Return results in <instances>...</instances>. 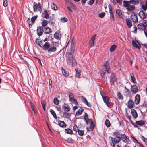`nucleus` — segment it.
<instances>
[{
	"mask_svg": "<svg viewBox=\"0 0 147 147\" xmlns=\"http://www.w3.org/2000/svg\"><path fill=\"white\" fill-rule=\"evenodd\" d=\"M138 29L140 31L144 30L146 29L144 25L142 24H140L138 25Z\"/></svg>",
	"mask_w": 147,
	"mask_h": 147,
	"instance_id": "obj_19",
	"label": "nucleus"
},
{
	"mask_svg": "<svg viewBox=\"0 0 147 147\" xmlns=\"http://www.w3.org/2000/svg\"><path fill=\"white\" fill-rule=\"evenodd\" d=\"M116 12L118 18H122L123 17V15L120 10L117 9L116 10Z\"/></svg>",
	"mask_w": 147,
	"mask_h": 147,
	"instance_id": "obj_23",
	"label": "nucleus"
},
{
	"mask_svg": "<svg viewBox=\"0 0 147 147\" xmlns=\"http://www.w3.org/2000/svg\"><path fill=\"white\" fill-rule=\"evenodd\" d=\"M50 111L51 113L53 116L54 118L56 119H57V116L56 113L52 109H51Z\"/></svg>",
	"mask_w": 147,
	"mask_h": 147,
	"instance_id": "obj_33",
	"label": "nucleus"
},
{
	"mask_svg": "<svg viewBox=\"0 0 147 147\" xmlns=\"http://www.w3.org/2000/svg\"><path fill=\"white\" fill-rule=\"evenodd\" d=\"M58 45V43L57 42L53 43L51 45L49 42L47 41L44 44L42 48L44 50H47L48 53L55 52L56 51V47H57Z\"/></svg>",
	"mask_w": 147,
	"mask_h": 147,
	"instance_id": "obj_1",
	"label": "nucleus"
},
{
	"mask_svg": "<svg viewBox=\"0 0 147 147\" xmlns=\"http://www.w3.org/2000/svg\"><path fill=\"white\" fill-rule=\"evenodd\" d=\"M139 15L140 17L143 19H144L146 18L145 13L142 10L140 11L139 13Z\"/></svg>",
	"mask_w": 147,
	"mask_h": 147,
	"instance_id": "obj_24",
	"label": "nucleus"
},
{
	"mask_svg": "<svg viewBox=\"0 0 147 147\" xmlns=\"http://www.w3.org/2000/svg\"><path fill=\"white\" fill-rule=\"evenodd\" d=\"M116 136L114 138L110 137L109 138L110 140V144L113 147H115L114 143L116 144L119 143L121 139V134H119L118 133H115Z\"/></svg>",
	"mask_w": 147,
	"mask_h": 147,
	"instance_id": "obj_2",
	"label": "nucleus"
},
{
	"mask_svg": "<svg viewBox=\"0 0 147 147\" xmlns=\"http://www.w3.org/2000/svg\"><path fill=\"white\" fill-rule=\"evenodd\" d=\"M128 107L129 108H132L134 105V103L132 100H130L128 102Z\"/></svg>",
	"mask_w": 147,
	"mask_h": 147,
	"instance_id": "obj_27",
	"label": "nucleus"
},
{
	"mask_svg": "<svg viewBox=\"0 0 147 147\" xmlns=\"http://www.w3.org/2000/svg\"><path fill=\"white\" fill-rule=\"evenodd\" d=\"M58 123L59 126L62 127H65L66 126V124L63 121H59Z\"/></svg>",
	"mask_w": 147,
	"mask_h": 147,
	"instance_id": "obj_25",
	"label": "nucleus"
},
{
	"mask_svg": "<svg viewBox=\"0 0 147 147\" xmlns=\"http://www.w3.org/2000/svg\"><path fill=\"white\" fill-rule=\"evenodd\" d=\"M142 9L145 11H146L147 9V1L145 2V5H143L142 6Z\"/></svg>",
	"mask_w": 147,
	"mask_h": 147,
	"instance_id": "obj_47",
	"label": "nucleus"
},
{
	"mask_svg": "<svg viewBox=\"0 0 147 147\" xmlns=\"http://www.w3.org/2000/svg\"><path fill=\"white\" fill-rule=\"evenodd\" d=\"M109 13H110V17L111 19V20L113 21L114 20V17L113 14L112 12V11H109Z\"/></svg>",
	"mask_w": 147,
	"mask_h": 147,
	"instance_id": "obj_53",
	"label": "nucleus"
},
{
	"mask_svg": "<svg viewBox=\"0 0 147 147\" xmlns=\"http://www.w3.org/2000/svg\"><path fill=\"white\" fill-rule=\"evenodd\" d=\"M68 111H64L63 115V117L65 118H68L70 116V114Z\"/></svg>",
	"mask_w": 147,
	"mask_h": 147,
	"instance_id": "obj_30",
	"label": "nucleus"
},
{
	"mask_svg": "<svg viewBox=\"0 0 147 147\" xmlns=\"http://www.w3.org/2000/svg\"><path fill=\"white\" fill-rule=\"evenodd\" d=\"M116 80L115 74L113 73H112L110 77V82L111 84H113L116 81Z\"/></svg>",
	"mask_w": 147,
	"mask_h": 147,
	"instance_id": "obj_14",
	"label": "nucleus"
},
{
	"mask_svg": "<svg viewBox=\"0 0 147 147\" xmlns=\"http://www.w3.org/2000/svg\"><path fill=\"white\" fill-rule=\"evenodd\" d=\"M104 67V70L106 71L108 74H110L111 72V70L109 65V62L106 61L103 65Z\"/></svg>",
	"mask_w": 147,
	"mask_h": 147,
	"instance_id": "obj_4",
	"label": "nucleus"
},
{
	"mask_svg": "<svg viewBox=\"0 0 147 147\" xmlns=\"http://www.w3.org/2000/svg\"><path fill=\"white\" fill-rule=\"evenodd\" d=\"M69 7L72 8L73 9H75L76 8V6L72 3H70L69 4Z\"/></svg>",
	"mask_w": 147,
	"mask_h": 147,
	"instance_id": "obj_49",
	"label": "nucleus"
},
{
	"mask_svg": "<svg viewBox=\"0 0 147 147\" xmlns=\"http://www.w3.org/2000/svg\"><path fill=\"white\" fill-rule=\"evenodd\" d=\"M89 121L90 124V128L92 130V131L94 127V123L93 122V121H92V120L91 119H89Z\"/></svg>",
	"mask_w": 147,
	"mask_h": 147,
	"instance_id": "obj_28",
	"label": "nucleus"
},
{
	"mask_svg": "<svg viewBox=\"0 0 147 147\" xmlns=\"http://www.w3.org/2000/svg\"><path fill=\"white\" fill-rule=\"evenodd\" d=\"M51 32V30L48 27H46L44 29V33L46 34H49Z\"/></svg>",
	"mask_w": 147,
	"mask_h": 147,
	"instance_id": "obj_29",
	"label": "nucleus"
},
{
	"mask_svg": "<svg viewBox=\"0 0 147 147\" xmlns=\"http://www.w3.org/2000/svg\"><path fill=\"white\" fill-rule=\"evenodd\" d=\"M96 35V34H95L90 39L89 41V45L91 47H92L95 45L94 41Z\"/></svg>",
	"mask_w": 147,
	"mask_h": 147,
	"instance_id": "obj_6",
	"label": "nucleus"
},
{
	"mask_svg": "<svg viewBox=\"0 0 147 147\" xmlns=\"http://www.w3.org/2000/svg\"><path fill=\"white\" fill-rule=\"evenodd\" d=\"M131 90L133 93L136 94L138 91V89L137 86L134 85L131 86Z\"/></svg>",
	"mask_w": 147,
	"mask_h": 147,
	"instance_id": "obj_9",
	"label": "nucleus"
},
{
	"mask_svg": "<svg viewBox=\"0 0 147 147\" xmlns=\"http://www.w3.org/2000/svg\"><path fill=\"white\" fill-rule=\"evenodd\" d=\"M81 98H82V100L84 103H85L88 107H90L91 106V104L88 102L86 98L83 96H81Z\"/></svg>",
	"mask_w": 147,
	"mask_h": 147,
	"instance_id": "obj_22",
	"label": "nucleus"
},
{
	"mask_svg": "<svg viewBox=\"0 0 147 147\" xmlns=\"http://www.w3.org/2000/svg\"><path fill=\"white\" fill-rule=\"evenodd\" d=\"M65 132L67 134H72L73 133V131L72 130L69 129L67 128L65 129Z\"/></svg>",
	"mask_w": 147,
	"mask_h": 147,
	"instance_id": "obj_46",
	"label": "nucleus"
},
{
	"mask_svg": "<svg viewBox=\"0 0 147 147\" xmlns=\"http://www.w3.org/2000/svg\"><path fill=\"white\" fill-rule=\"evenodd\" d=\"M117 96L118 97V98L119 99L123 100V96L121 94V93L120 92H118L117 94Z\"/></svg>",
	"mask_w": 147,
	"mask_h": 147,
	"instance_id": "obj_44",
	"label": "nucleus"
},
{
	"mask_svg": "<svg viewBox=\"0 0 147 147\" xmlns=\"http://www.w3.org/2000/svg\"><path fill=\"white\" fill-rule=\"evenodd\" d=\"M30 106H31L32 109L33 111L34 112L36 113L37 111L35 109V107L34 106L33 104L32 103H30Z\"/></svg>",
	"mask_w": 147,
	"mask_h": 147,
	"instance_id": "obj_48",
	"label": "nucleus"
},
{
	"mask_svg": "<svg viewBox=\"0 0 147 147\" xmlns=\"http://www.w3.org/2000/svg\"><path fill=\"white\" fill-rule=\"evenodd\" d=\"M40 7L36 3L34 2L33 4V9L35 12L38 11H39Z\"/></svg>",
	"mask_w": 147,
	"mask_h": 147,
	"instance_id": "obj_15",
	"label": "nucleus"
},
{
	"mask_svg": "<svg viewBox=\"0 0 147 147\" xmlns=\"http://www.w3.org/2000/svg\"><path fill=\"white\" fill-rule=\"evenodd\" d=\"M37 16H35L32 17L31 18V22H30V18H28L27 21L29 25L32 26V25L33 24V23L35 22V20L37 19Z\"/></svg>",
	"mask_w": 147,
	"mask_h": 147,
	"instance_id": "obj_8",
	"label": "nucleus"
},
{
	"mask_svg": "<svg viewBox=\"0 0 147 147\" xmlns=\"http://www.w3.org/2000/svg\"><path fill=\"white\" fill-rule=\"evenodd\" d=\"M76 74V77L78 78H80V76L81 75V71L80 70H78L77 69H75Z\"/></svg>",
	"mask_w": 147,
	"mask_h": 147,
	"instance_id": "obj_34",
	"label": "nucleus"
},
{
	"mask_svg": "<svg viewBox=\"0 0 147 147\" xmlns=\"http://www.w3.org/2000/svg\"><path fill=\"white\" fill-rule=\"evenodd\" d=\"M42 24V26L43 27H45L47 25V22L46 20H44L43 21Z\"/></svg>",
	"mask_w": 147,
	"mask_h": 147,
	"instance_id": "obj_55",
	"label": "nucleus"
},
{
	"mask_svg": "<svg viewBox=\"0 0 147 147\" xmlns=\"http://www.w3.org/2000/svg\"><path fill=\"white\" fill-rule=\"evenodd\" d=\"M130 123L133 125L134 127H138V125L136 123H135L133 122L132 121V122Z\"/></svg>",
	"mask_w": 147,
	"mask_h": 147,
	"instance_id": "obj_63",
	"label": "nucleus"
},
{
	"mask_svg": "<svg viewBox=\"0 0 147 147\" xmlns=\"http://www.w3.org/2000/svg\"><path fill=\"white\" fill-rule=\"evenodd\" d=\"M116 48V45L114 44L111 45L110 48V51L111 52H114Z\"/></svg>",
	"mask_w": 147,
	"mask_h": 147,
	"instance_id": "obj_32",
	"label": "nucleus"
},
{
	"mask_svg": "<svg viewBox=\"0 0 147 147\" xmlns=\"http://www.w3.org/2000/svg\"><path fill=\"white\" fill-rule=\"evenodd\" d=\"M7 0H4L3 2V6L4 7H6L7 6Z\"/></svg>",
	"mask_w": 147,
	"mask_h": 147,
	"instance_id": "obj_59",
	"label": "nucleus"
},
{
	"mask_svg": "<svg viewBox=\"0 0 147 147\" xmlns=\"http://www.w3.org/2000/svg\"><path fill=\"white\" fill-rule=\"evenodd\" d=\"M63 107L65 111H69L70 110L69 107L68 105L64 104L63 106Z\"/></svg>",
	"mask_w": 147,
	"mask_h": 147,
	"instance_id": "obj_26",
	"label": "nucleus"
},
{
	"mask_svg": "<svg viewBox=\"0 0 147 147\" xmlns=\"http://www.w3.org/2000/svg\"><path fill=\"white\" fill-rule=\"evenodd\" d=\"M132 43L134 47L137 48L138 49H140L141 46L138 39H135L134 40H132Z\"/></svg>",
	"mask_w": 147,
	"mask_h": 147,
	"instance_id": "obj_5",
	"label": "nucleus"
},
{
	"mask_svg": "<svg viewBox=\"0 0 147 147\" xmlns=\"http://www.w3.org/2000/svg\"><path fill=\"white\" fill-rule=\"evenodd\" d=\"M73 141V140L71 138H68L67 141L69 143H71Z\"/></svg>",
	"mask_w": 147,
	"mask_h": 147,
	"instance_id": "obj_64",
	"label": "nucleus"
},
{
	"mask_svg": "<svg viewBox=\"0 0 147 147\" xmlns=\"http://www.w3.org/2000/svg\"><path fill=\"white\" fill-rule=\"evenodd\" d=\"M131 114L134 119L137 118L138 117V114L136 111L134 109L131 110Z\"/></svg>",
	"mask_w": 147,
	"mask_h": 147,
	"instance_id": "obj_20",
	"label": "nucleus"
},
{
	"mask_svg": "<svg viewBox=\"0 0 147 147\" xmlns=\"http://www.w3.org/2000/svg\"><path fill=\"white\" fill-rule=\"evenodd\" d=\"M84 111V109H79L78 111H77L76 112V114L77 115H80L83 111Z\"/></svg>",
	"mask_w": 147,
	"mask_h": 147,
	"instance_id": "obj_38",
	"label": "nucleus"
},
{
	"mask_svg": "<svg viewBox=\"0 0 147 147\" xmlns=\"http://www.w3.org/2000/svg\"><path fill=\"white\" fill-rule=\"evenodd\" d=\"M68 95L69 99L74 98V95L72 93H69Z\"/></svg>",
	"mask_w": 147,
	"mask_h": 147,
	"instance_id": "obj_56",
	"label": "nucleus"
},
{
	"mask_svg": "<svg viewBox=\"0 0 147 147\" xmlns=\"http://www.w3.org/2000/svg\"><path fill=\"white\" fill-rule=\"evenodd\" d=\"M36 42L38 44L40 47H42V43L41 40L39 39H37L36 40Z\"/></svg>",
	"mask_w": 147,
	"mask_h": 147,
	"instance_id": "obj_41",
	"label": "nucleus"
},
{
	"mask_svg": "<svg viewBox=\"0 0 147 147\" xmlns=\"http://www.w3.org/2000/svg\"><path fill=\"white\" fill-rule=\"evenodd\" d=\"M135 9V6L134 5H131V4L129 5L127 8V9L128 11H131Z\"/></svg>",
	"mask_w": 147,
	"mask_h": 147,
	"instance_id": "obj_40",
	"label": "nucleus"
},
{
	"mask_svg": "<svg viewBox=\"0 0 147 147\" xmlns=\"http://www.w3.org/2000/svg\"><path fill=\"white\" fill-rule=\"evenodd\" d=\"M71 45L70 49V53H73L75 50V43L73 41H71Z\"/></svg>",
	"mask_w": 147,
	"mask_h": 147,
	"instance_id": "obj_12",
	"label": "nucleus"
},
{
	"mask_svg": "<svg viewBox=\"0 0 147 147\" xmlns=\"http://www.w3.org/2000/svg\"><path fill=\"white\" fill-rule=\"evenodd\" d=\"M140 95L138 94H137L135 96L134 102L135 104H138L140 101Z\"/></svg>",
	"mask_w": 147,
	"mask_h": 147,
	"instance_id": "obj_18",
	"label": "nucleus"
},
{
	"mask_svg": "<svg viewBox=\"0 0 147 147\" xmlns=\"http://www.w3.org/2000/svg\"><path fill=\"white\" fill-rule=\"evenodd\" d=\"M62 73L63 75L66 77L68 76L69 75L68 73L66 72L64 70H62Z\"/></svg>",
	"mask_w": 147,
	"mask_h": 147,
	"instance_id": "obj_57",
	"label": "nucleus"
},
{
	"mask_svg": "<svg viewBox=\"0 0 147 147\" xmlns=\"http://www.w3.org/2000/svg\"><path fill=\"white\" fill-rule=\"evenodd\" d=\"M126 22L128 28H130L132 25L131 21L129 18H127L126 19Z\"/></svg>",
	"mask_w": 147,
	"mask_h": 147,
	"instance_id": "obj_21",
	"label": "nucleus"
},
{
	"mask_svg": "<svg viewBox=\"0 0 147 147\" xmlns=\"http://www.w3.org/2000/svg\"><path fill=\"white\" fill-rule=\"evenodd\" d=\"M54 37L57 39H60L61 37V34L60 31H57L54 34Z\"/></svg>",
	"mask_w": 147,
	"mask_h": 147,
	"instance_id": "obj_10",
	"label": "nucleus"
},
{
	"mask_svg": "<svg viewBox=\"0 0 147 147\" xmlns=\"http://www.w3.org/2000/svg\"><path fill=\"white\" fill-rule=\"evenodd\" d=\"M121 139L125 143L128 142L130 141L129 139L124 134H121Z\"/></svg>",
	"mask_w": 147,
	"mask_h": 147,
	"instance_id": "obj_16",
	"label": "nucleus"
},
{
	"mask_svg": "<svg viewBox=\"0 0 147 147\" xmlns=\"http://www.w3.org/2000/svg\"><path fill=\"white\" fill-rule=\"evenodd\" d=\"M84 119L86 121V123L88 124V117L87 113H86L85 114Z\"/></svg>",
	"mask_w": 147,
	"mask_h": 147,
	"instance_id": "obj_42",
	"label": "nucleus"
},
{
	"mask_svg": "<svg viewBox=\"0 0 147 147\" xmlns=\"http://www.w3.org/2000/svg\"><path fill=\"white\" fill-rule=\"evenodd\" d=\"M131 18L133 22H138V18L136 14L133 13L131 16Z\"/></svg>",
	"mask_w": 147,
	"mask_h": 147,
	"instance_id": "obj_11",
	"label": "nucleus"
},
{
	"mask_svg": "<svg viewBox=\"0 0 147 147\" xmlns=\"http://www.w3.org/2000/svg\"><path fill=\"white\" fill-rule=\"evenodd\" d=\"M94 0H90L88 2V3L90 5H92L94 3Z\"/></svg>",
	"mask_w": 147,
	"mask_h": 147,
	"instance_id": "obj_61",
	"label": "nucleus"
},
{
	"mask_svg": "<svg viewBox=\"0 0 147 147\" xmlns=\"http://www.w3.org/2000/svg\"><path fill=\"white\" fill-rule=\"evenodd\" d=\"M66 57L67 63L70 65L73 66L76 64L75 59L73 58V55L71 53H67Z\"/></svg>",
	"mask_w": 147,
	"mask_h": 147,
	"instance_id": "obj_3",
	"label": "nucleus"
},
{
	"mask_svg": "<svg viewBox=\"0 0 147 147\" xmlns=\"http://www.w3.org/2000/svg\"><path fill=\"white\" fill-rule=\"evenodd\" d=\"M51 9L54 10H56L57 9V7L56 5L53 3L51 4Z\"/></svg>",
	"mask_w": 147,
	"mask_h": 147,
	"instance_id": "obj_43",
	"label": "nucleus"
},
{
	"mask_svg": "<svg viewBox=\"0 0 147 147\" xmlns=\"http://www.w3.org/2000/svg\"><path fill=\"white\" fill-rule=\"evenodd\" d=\"M105 16V13L103 12L98 14V16L100 18H103Z\"/></svg>",
	"mask_w": 147,
	"mask_h": 147,
	"instance_id": "obj_60",
	"label": "nucleus"
},
{
	"mask_svg": "<svg viewBox=\"0 0 147 147\" xmlns=\"http://www.w3.org/2000/svg\"><path fill=\"white\" fill-rule=\"evenodd\" d=\"M130 76L131 79V81L134 83H135L136 79L134 76V74L132 73H131L130 74Z\"/></svg>",
	"mask_w": 147,
	"mask_h": 147,
	"instance_id": "obj_39",
	"label": "nucleus"
},
{
	"mask_svg": "<svg viewBox=\"0 0 147 147\" xmlns=\"http://www.w3.org/2000/svg\"><path fill=\"white\" fill-rule=\"evenodd\" d=\"M143 24L144 25V27L147 28V21L146 20H144L143 22Z\"/></svg>",
	"mask_w": 147,
	"mask_h": 147,
	"instance_id": "obj_62",
	"label": "nucleus"
},
{
	"mask_svg": "<svg viewBox=\"0 0 147 147\" xmlns=\"http://www.w3.org/2000/svg\"><path fill=\"white\" fill-rule=\"evenodd\" d=\"M60 20L61 22H64L67 21V19L65 17H63V18H61Z\"/></svg>",
	"mask_w": 147,
	"mask_h": 147,
	"instance_id": "obj_52",
	"label": "nucleus"
},
{
	"mask_svg": "<svg viewBox=\"0 0 147 147\" xmlns=\"http://www.w3.org/2000/svg\"><path fill=\"white\" fill-rule=\"evenodd\" d=\"M69 101L71 103H74L76 105H78V103L77 100L74 98L69 99Z\"/></svg>",
	"mask_w": 147,
	"mask_h": 147,
	"instance_id": "obj_31",
	"label": "nucleus"
},
{
	"mask_svg": "<svg viewBox=\"0 0 147 147\" xmlns=\"http://www.w3.org/2000/svg\"><path fill=\"white\" fill-rule=\"evenodd\" d=\"M37 34L39 36L42 35L43 33V28L41 26H39L37 30Z\"/></svg>",
	"mask_w": 147,
	"mask_h": 147,
	"instance_id": "obj_13",
	"label": "nucleus"
},
{
	"mask_svg": "<svg viewBox=\"0 0 147 147\" xmlns=\"http://www.w3.org/2000/svg\"><path fill=\"white\" fill-rule=\"evenodd\" d=\"M130 4H132L134 5H136L139 3L138 0H130L129 1Z\"/></svg>",
	"mask_w": 147,
	"mask_h": 147,
	"instance_id": "obj_35",
	"label": "nucleus"
},
{
	"mask_svg": "<svg viewBox=\"0 0 147 147\" xmlns=\"http://www.w3.org/2000/svg\"><path fill=\"white\" fill-rule=\"evenodd\" d=\"M79 134L81 136H82L84 134V132L83 130H79L78 131Z\"/></svg>",
	"mask_w": 147,
	"mask_h": 147,
	"instance_id": "obj_54",
	"label": "nucleus"
},
{
	"mask_svg": "<svg viewBox=\"0 0 147 147\" xmlns=\"http://www.w3.org/2000/svg\"><path fill=\"white\" fill-rule=\"evenodd\" d=\"M73 130L76 132H77V131H78V130H79L78 129V128L77 126L75 125H74L73 127Z\"/></svg>",
	"mask_w": 147,
	"mask_h": 147,
	"instance_id": "obj_58",
	"label": "nucleus"
},
{
	"mask_svg": "<svg viewBox=\"0 0 147 147\" xmlns=\"http://www.w3.org/2000/svg\"><path fill=\"white\" fill-rule=\"evenodd\" d=\"M102 98L104 103L106 104V105L108 107H110V98L107 96H102Z\"/></svg>",
	"mask_w": 147,
	"mask_h": 147,
	"instance_id": "obj_7",
	"label": "nucleus"
},
{
	"mask_svg": "<svg viewBox=\"0 0 147 147\" xmlns=\"http://www.w3.org/2000/svg\"><path fill=\"white\" fill-rule=\"evenodd\" d=\"M125 116L129 120L130 122H132V120L131 119V116H129L128 114L126 113L125 114Z\"/></svg>",
	"mask_w": 147,
	"mask_h": 147,
	"instance_id": "obj_50",
	"label": "nucleus"
},
{
	"mask_svg": "<svg viewBox=\"0 0 147 147\" xmlns=\"http://www.w3.org/2000/svg\"><path fill=\"white\" fill-rule=\"evenodd\" d=\"M50 12L49 11L45 10L42 13V15L44 18L48 19L49 17Z\"/></svg>",
	"mask_w": 147,
	"mask_h": 147,
	"instance_id": "obj_17",
	"label": "nucleus"
},
{
	"mask_svg": "<svg viewBox=\"0 0 147 147\" xmlns=\"http://www.w3.org/2000/svg\"><path fill=\"white\" fill-rule=\"evenodd\" d=\"M54 103L55 105H58L59 103V100L57 98H55L54 99Z\"/></svg>",
	"mask_w": 147,
	"mask_h": 147,
	"instance_id": "obj_51",
	"label": "nucleus"
},
{
	"mask_svg": "<svg viewBox=\"0 0 147 147\" xmlns=\"http://www.w3.org/2000/svg\"><path fill=\"white\" fill-rule=\"evenodd\" d=\"M136 124H137L139 126H141L142 125H144L145 124L144 122L142 120H140L139 121H136Z\"/></svg>",
	"mask_w": 147,
	"mask_h": 147,
	"instance_id": "obj_37",
	"label": "nucleus"
},
{
	"mask_svg": "<svg viewBox=\"0 0 147 147\" xmlns=\"http://www.w3.org/2000/svg\"><path fill=\"white\" fill-rule=\"evenodd\" d=\"M105 125L107 127H110L111 124L109 120L108 119H106L105 121Z\"/></svg>",
	"mask_w": 147,
	"mask_h": 147,
	"instance_id": "obj_45",
	"label": "nucleus"
},
{
	"mask_svg": "<svg viewBox=\"0 0 147 147\" xmlns=\"http://www.w3.org/2000/svg\"><path fill=\"white\" fill-rule=\"evenodd\" d=\"M130 4L129 1H123V6L127 8L128 7L129 5Z\"/></svg>",
	"mask_w": 147,
	"mask_h": 147,
	"instance_id": "obj_36",
	"label": "nucleus"
}]
</instances>
